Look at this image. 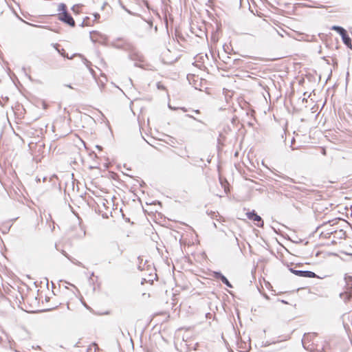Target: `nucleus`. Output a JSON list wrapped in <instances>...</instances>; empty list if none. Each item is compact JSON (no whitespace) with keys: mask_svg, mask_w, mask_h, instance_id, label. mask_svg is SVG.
Instances as JSON below:
<instances>
[{"mask_svg":"<svg viewBox=\"0 0 352 352\" xmlns=\"http://www.w3.org/2000/svg\"><path fill=\"white\" fill-rule=\"evenodd\" d=\"M122 254L119 245L117 243H111L107 248V254L109 256V263H111L116 258L120 257Z\"/></svg>","mask_w":352,"mask_h":352,"instance_id":"f257e3e1","label":"nucleus"},{"mask_svg":"<svg viewBox=\"0 0 352 352\" xmlns=\"http://www.w3.org/2000/svg\"><path fill=\"white\" fill-rule=\"evenodd\" d=\"M290 271L296 276L300 277H306V278H316L317 275L307 270H296L294 269H290Z\"/></svg>","mask_w":352,"mask_h":352,"instance_id":"f03ea898","label":"nucleus"},{"mask_svg":"<svg viewBox=\"0 0 352 352\" xmlns=\"http://www.w3.org/2000/svg\"><path fill=\"white\" fill-rule=\"evenodd\" d=\"M59 19L71 27L75 26V21L68 12H62L59 14Z\"/></svg>","mask_w":352,"mask_h":352,"instance_id":"7ed1b4c3","label":"nucleus"},{"mask_svg":"<svg viewBox=\"0 0 352 352\" xmlns=\"http://www.w3.org/2000/svg\"><path fill=\"white\" fill-rule=\"evenodd\" d=\"M246 215L249 219L256 221V226L258 227L263 226V221L262 220L261 217L255 212L254 210L247 212Z\"/></svg>","mask_w":352,"mask_h":352,"instance_id":"20e7f679","label":"nucleus"},{"mask_svg":"<svg viewBox=\"0 0 352 352\" xmlns=\"http://www.w3.org/2000/svg\"><path fill=\"white\" fill-rule=\"evenodd\" d=\"M214 277L217 279H220L222 281V283H224L228 287H232V285L229 282L228 278L225 276H223L221 272H215L214 273Z\"/></svg>","mask_w":352,"mask_h":352,"instance_id":"39448f33","label":"nucleus"},{"mask_svg":"<svg viewBox=\"0 0 352 352\" xmlns=\"http://www.w3.org/2000/svg\"><path fill=\"white\" fill-rule=\"evenodd\" d=\"M342 39L343 43L349 47L351 48V39L346 32L342 36Z\"/></svg>","mask_w":352,"mask_h":352,"instance_id":"423d86ee","label":"nucleus"},{"mask_svg":"<svg viewBox=\"0 0 352 352\" xmlns=\"http://www.w3.org/2000/svg\"><path fill=\"white\" fill-rule=\"evenodd\" d=\"M332 30H336L341 36L346 32L343 28L337 25H333Z\"/></svg>","mask_w":352,"mask_h":352,"instance_id":"0eeeda50","label":"nucleus"},{"mask_svg":"<svg viewBox=\"0 0 352 352\" xmlns=\"http://www.w3.org/2000/svg\"><path fill=\"white\" fill-rule=\"evenodd\" d=\"M98 36H102L99 32H96V31H93V32H90V37H91V39L93 41H96V39L98 38Z\"/></svg>","mask_w":352,"mask_h":352,"instance_id":"6e6552de","label":"nucleus"},{"mask_svg":"<svg viewBox=\"0 0 352 352\" xmlns=\"http://www.w3.org/2000/svg\"><path fill=\"white\" fill-rule=\"evenodd\" d=\"M63 254L64 256H65L68 259H69V260H70L73 263H74V264H76V265H78V266H82V263H81L80 262H79V261H76V259H74V258H73V259H72V258H70V257H69V256L66 254V252H64V251H63Z\"/></svg>","mask_w":352,"mask_h":352,"instance_id":"1a4fd4ad","label":"nucleus"},{"mask_svg":"<svg viewBox=\"0 0 352 352\" xmlns=\"http://www.w3.org/2000/svg\"><path fill=\"white\" fill-rule=\"evenodd\" d=\"M56 50L58 52V53H60L63 56L68 58V59H72V57H69L68 56V54H66L65 52V50L64 49H62L61 50H58L57 47H56Z\"/></svg>","mask_w":352,"mask_h":352,"instance_id":"9d476101","label":"nucleus"},{"mask_svg":"<svg viewBox=\"0 0 352 352\" xmlns=\"http://www.w3.org/2000/svg\"><path fill=\"white\" fill-rule=\"evenodd\" d=\"M58 11L62 12H67V7H66L65 4L60 3L58 6Z\"/></svg>","mask_w":352,"mask_h":352,"instance_id":"9b49d317","label":"nucleus"},{"mask_svg":"<svg viewBox=\"0 0 352 352\" xmlns=\"http://www.w3.org/2000/svg\"><path fill=\"white\" fill-rule=\"evenodd\" d=\"M157 87L158 89H162V90H165L166 89L165 87L162 84H161L160 82H157Z\"/></svg>","mask_w":352,"mask_h":352,"instance_id":"f8f14e48","label":"nucleus"},{"mask_svg":"<svg viewBox=\"0 0 352 352\" xmlns=\"http://www.w3.org/2000/svg\"><path fill=\"white\" fill-rule=\"evenodd\" d=\"M344 279H345L346 283H348V280H352V277L351 276H348V277L346 276L344 278Z\"/></svg>","mask_w":352,"mask_h":352,"instance_id":"ddd939ff","label":"nucleus"},{"mask_svg":"<svg viewBox=\"0 0 352 352\" xmlns=\"http://www.w3.org/2000/svg\"><path fill=\"white\" fill-rule=\"evenodd\" d=\"M305 339H306V338L305 337V338L302 340V345H303V346H304L305 348H306V347H305Z\"/></svg>","mask_w":352,"mask_h":352,"instance_id":"4468645a","label":"nucleus"},{"mask_svg":"<svg viewBox=\"0 0 352 352\" xmlns=\"http://www.w3.org/2000/svg\"><path fill=\"white\" fill-rule=\"evenodd\" d=\"M94 16H95V19H98L100 17V14H95Z\"/></svg>","mask_w":352,"mask_h":352,"instance_id":"2eb2a0df","label":"nucleus"},{"mask_svg":"<svg viewBox=\"0 0 352 352\" xmlns=\"http://www.w3.org/2000/svg\"><path fill=\"white\" fill-rule=\"evenodd\" d=\"M186 116H187V117H189V118H193V119H195V120H196V119H195L192 116H191V115L188 114V115H186Z\"/></svg>","mask_w":352,"mask_h":352,"instance_id":"dca6fc26","label":"nucleus"},{"mask_svg":"<svg viewBox=\"0 0 352 352\" xmlns=\"http://www.w3.org/2000/svg\"><path fill=\"white\" fill-rule=\"evenodd\" d=\"M182 109L184 111H186V109L185 107H182Z\"/></svg>","mask_w":352,"mask_h":352,"instance_id":"f3484780","label":"nucleus"},{"mask_svg":"<svg viewBox=\"0 0 352 352\" xmlns=\"http://www.w3.org/2000/svg\"><path fill=\"white\" fill-rule=\"evenodd\" d=\"M195 112L196 113H199V110H195Z\"/></svg>","mask_w":352,"mask_h":352,"instance_id":"a211bd4d","label":"nucleus"}]
</instances>
